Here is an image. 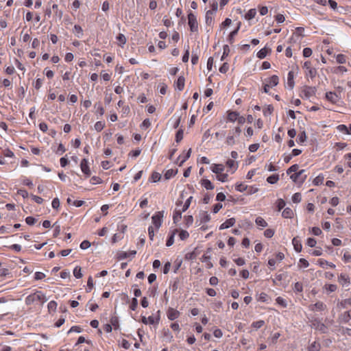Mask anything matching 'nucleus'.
Here are the masks:
<instances>
[{
	"label": "nucleus",
	"mask_w": 351,
	"mask_h": 351,
	"mask_svg": "<svg viewBox=\"0 0 351 351\" xmlns=\"http://www.w3.org/2000/svg\"><path fill=\"white\" fill-rule=\"evenodd\" d=\"M240 26H241V23H239V24H238V26H237V29H234V31H232V32L230 34V35H229V36H228V40H229V42H230V43H233L234 36L235 35H237V32H238V31H239V28H240Z\"/></svg>",
	"instance_id": "f704fd0d"
},
{
	"label": "nucleus",
	"mask_w": 351,
	"mask_h": 351,
	"mask_svg": "<svg viewBox=\"0 0 351 351\" xmlns=\"http://www.w3.org/2000/svg\"><path fill=\"white\" fill-rule=\"evenodd\" d=\"M226 165L228 166V168L233 170L232 172H234L238 167L234 160L231 159L227 160Z\"/></svg>",
	"instance_id": "2f4dec72"
},
{
	"label": "nucleus",
	"mask_w": 351,
	"mask_h": 351,
	"mask_svg": "<svg viewBox=\"0 0 351 351\" xmlns=\"http://www.w3.org/2000/svg\"><path fill=\"white\" fill-rule=\"evenodd\" d=\"M326 97L328 100L332 102H335L336 98L337 97V95L332 92L327 93Z\"/></svg>",
	"instance_id": "864d4df0"
},
{
	"label": "nucleus",
	"mask_w": 351,
	"mask_h": 351,
	"mask_svg": "<svg viewBox=\"0 0 351 351\" xmlns=\"http://www.w3.org/2000/svg\"><path fill=\"white\" fill-rule=\"evenodd\" d=\"M276 303L281 306L283 308H286L287 306V301L282 298V297H278L276 299Z\"/></svg>",
	"instance_id": "79ce46f5"
},
{
	"label": "nucleus",
	"mask_w": 351,
	"mask_h": 351,
	"mask_svg": "<svg viewBox=\"0 0 351 351\" xmlns=\"http://www.w3.org/2000/svg\"><path fill=\"white\" fill-rule=\"evenodd\" d=\"M184 77L183 76H180L176 82V86L179 90H182L184 87Z\"/></svg>",
	"instance_id": "b1692460"
},
{
	"label": "nucleus",
	"mask_w": 351,
	"mask_h": 351,
	"mask_svg": "<svg viewBox=\"0 0 351 351\" xmlns=\"http://www.w3.org/2000/svg\"><path fill=\"white\" fill-rule=\"evenodd\" d=\"M58 304L56 302L52 300L50 301L47 304V308L49 309V311H55L56 310Z\"/></svg>",
	"instance_id": "a18cd8bd"
},
{
	"label": "nucleus",
	"mask_w": 351,
	"mask_h": 351,
	"mask_svg": "<svg viewBox=\"0 0 351 351\" xmlns=\"http://www.w3.org/2000/svg\"><path fill=\"white\" fill-rule=\"evenodd\" d=\"M178 232V229H175L172 234L169 237V238L167 239V242H166V245L167 247H169L171 245H172L174 243V236H175V234Z\"/></svg>",
	"instance_id": "a878e982"
},
{
	"label": "nucleus",
	"mask_w": 351,
	"mask_h": 351,
	"mask_svg": "<svg viewBox=\"0 0 351 351\" xmlns=\"http://www.w3.org/2000/svg\"><path fill=\"white\" fill-rule=\"evenodd\" d=\"M292 244L293 245L294 250L297 252H300L302 251V245L298 237H294L293 239Z\"/></svg>",
	"instance_id": "2eb2a0df"
},
{
	"label": "nucleus",
	"mask_w": 351,
	"mask_h": 351,
	"mask_svg": "<svg viewBox=\"0 0 351 351\" xmlns=\"http://www.w3.org/2000/svg\"><path fill=\"white\" fill-rule=\"evenodd\" d=\"M73 275L76 278H81L82 277V274L81 272V267L80 266H76L74 268Z\"/></svg>",
	"instance_id": "a19ab883"
},
{
	"label": "nucleus",
	"mask_w": 351,
	"mask_h": 351,
	"mask_svg": "<svg viewBox=\"0 0 351 351\" xmlns=\"http://www.w3.org/2000/svg\"><path fill=\"white\" fill-rule=\"evenodd\" d=\"M256 9H250L247 13L245 14V18L247 19V20H250L253 18H254V16H256Z\"/></svg>",
	"instance_id": "e433bc0d"
},
{
	"label": "nucleus",
	"mask_w": 351,
	"mask_h": 351,
	"mask_svg": "<svg viewBox=\"0 0 351 351\" xmlns=\"http://www.w3.org/2000/svg\"><path fill=\"white\" fill-rule=\"evenodd\" d=\"M304 68H305L307 71V75L311 77V78H314L317 74V71L315 69L311 67V63L309 61H306L304 64Z\"/></svg>",
	"instance_id": "0eeeda50"
},
{
	"label": "nucleus",
	"mask_w": 351,
	"mask_h": 351,
	"mask_svg": "<svg viewBox=\"0 0 351 351\" xmlns=\"http://www.w3.org/2000/svg\"><path fill=\"white\" fill-rule=\"evenodd\" d=\"M188 23L190 27V30L191 32H197L198 30V24L196 19V16L192 13L190 12L188 14Z\"/></svg>",
	"instance_id": "7ed1b4c3"
},
{
	"label": "nucleus",
	"mask_w": 351,
	"mask_h": 351,
	"mask_svg": "<svg viewBox=\"0 0 351 351\" xmlns=\"http://www.w3.org/2000/svg\"><path fill=\"white\" fill-rule=\"evenodd\" d=\"M213 14V11H211V10H208L206 12V23L207 24H208V25H210L212 23L213 19L211 18V16H210V15H211Z\"/></svg>",
	"instance_id": "0e129e2a"
},
{
	"label": "nucleus",
	"mask_w": 351,
	"mask_h": 351,
	"mask_svg": "<svg viewBox=\"0 0 351 351\" xmlns=\"http://www.w3.org/2000/svg\"><path fill=\"white\" fill-rule=\"evenodd\" d=\"M320 348V344L316 341H314L307 348L306 351H319Z\"/></svg>",
	"instance_id": "4be33fe9"
},
{
	"label": "nucleus",
	"mask_w": 351,
	"mask_h": 351,
	"mask_svg": "<svg viewBox=\"0 0 351 351\" xmlns=\"http://www.w3.org/2000/svg\"><path fill=\"white\" fill-rule=\"evenodd\" d=\"M343 261L346 263L351 262V254L349 252H346L343 254Z\"/></svg>",
	"instance_id": "680f3d73"
},
{
	"label": "nucleus",
	"mask_w": 351,
	"mask_h": 351,
	"mask_svg": "<svg viewBox=\"0 0 351 351\" xmlns=\"http://www.w3.org/2000/svg\"><path fill=\"white\" fill-rule=\"evenodd\" d=\"M157 313L158 314V315L157 317H154V316L151 315L147 317V324H151V325L158 324V323L160 322V315H159L160 311H158Z\"/></svg>",
	"instance_id": "dca6fc26"
},
{
	"label": "nucleus",
	"mask_w": 351,
	"mask_h": 351,
	"mask_svg": "<svg viewBox=\"0 0 351 351\" xmlns=\"http://www.w3.org/2000/svg\"><path fill=\"white\" fill-rule=\"evenodd\" d=\"M47 300L45 294L40 291H36L34 293L25 298V304L32 305L33 304L40 303L43 305Z\"/></svg>",
	"instance_id": "f257e3e1"
},
{
	"label": "nucleus",
	"mask_w": 351,
	"mask_h": 351,
	"mask_svg": "<svg viewBox=\"0 0 351 351\" xmlns=\"http://www.w3.org/2000/svg\"><path fill=\"white\" fill-rule=\"evenodd\" d=\"M298 169H299V165L295 164V165H293L292 166H291L287 170V173L288 175H290L293 172L295 173L296 172H298Z\"/></svg>",
	"instance_id": "ea45409f"
},
{
	"label": "nucleus",
	"mask_w": 351,
	"mask_h": 351,
	"mask_svg": "<svg viewBox=\"0 0 351 351\" xmlns=\"http://www.w3.org/2000/svg\"><path fill=\"white\" fill-rule=\"evenodd\" d=\"M324 180V177L322 174L318 175L316 178L313 180V184L315 186H319L323 183Z\"/></svg>",
	"instance_id": "bb28decb"
},
{
	"label": "nucleus",
	"mask_w": 351,
	"mask_h": 351,
	"mask_svg": "<svg viewBox=\"0 0 351 351\" xmlns=\"http://www.w3.org/2000/svg\"><path fill=\"white\" fill-rule=\"evenodd\" d=\"M184 213V211H182L181 210H177L176 209L173 215V221L174 223H178L182 218V213Z\"/></svg>",
	"instance_id": "a211bd4d"
},
{
	"label": "nucleus",
	"mask_w": 351,
	"mask_h": 351,
	"mask_svg": "<svg viewBox=\"0 0 351 351\" xmlns=\"http://www.w3.org/2000/svg\"><path fill=\"white\" fill-rule=\"evenodd\" d=\"M255 223L257 226L262 228L267 227L268 225L267 221L261 217H256V219H255Z\"/></svg>",
	"instance_id": "5701e85b"
},
{
	"label": "nucleus",
	"mask_w": 351,
	"mask_h": 351,
	"mask_svg": "<svg viewBox=\"0 0 351 351\" xmlns=\"http://www.w3.org/2000/svg\"><path fill=\"white\" fill-rule=\"evenodd\" d=\"M308 265H309V263H308V261L306 260L305 258H300L299 260V263H298L299 267H308Z\"/></svg>",
	"instance_id": "4d7b16f0"
},
{
	"label": "nucleus",
	"mask_w": 351,
	"mask_h": 351,
	"mask_svg": "<svg viewBox=\"0 0 351 351\" xmlns=\"http://www.w3.org/2000/svg\"><path fill=\"white\" fill-rule=\"evenodd\" d=\"M269 83L272 86H276L278 84V77L277 75H273L269 78Z\"/></svg>",
	"instance_id": "69168bd1"
},
{
	"label": "nucleus",
	"mask_w": 351,
	"mask_h": 351,
	"mask_svg": "<svg viewBox=\"0 0 351 351\" xmlns=\"http://www.w3.org/2000/svg\"><path fill=\"white\" fill-rule=\"evenodd\" d=\"M200 184L206 190H213L215 188L214 184L208 179L201 180Z\"/></svg>",
	"instance_id": "4468645a"
},
{
	"label": "nucleus",
	"mask_w": 351,
	"mask_h": 351,
	"mask_svg": "<svg viewBox=\"0 0 351 351\" xmlns=\"http://www.w3.org/2000/svg\"><path fill=\"white\" fill-rule=\"evenodd\" d=\"M177 173V171H175L172 169H168L164 174V177L166 180H169L171 178L173 177Z\"/></svg>",
	"instance_id": "7c9ffc66"
},
{
	"label": "nucleus",
	"mask_w": 351,
	"mask_h": 351,
	"mask_svg": "<svg viewBox=\"0 0 351 351\" xmlns=\"http://www.w3.org/2000/svg\"><path fill=\"white\" fill-rule=\"evenodd\" d=\"M279 180L278 174H273L267 177V182L269 184H276Z\"/></svg>",
	"instance_id": "393cba45"
},
{
	"label": "nucleus",
	"mask_w": 351,
	"mask_h": 351,
	"mask_svg": "<svg viewBox=\"0 0 351 351\" xmlns=\"http://www.w3.org/2000/svg\"><path fill=\"white\" fill-rule=\"evenodd\" d=\"M257 300L259 302L267 303L269 300V296L267 293L262 292L258 295Z\"/></svg>",
	"instance_id": "c756f323"
},
{
	"label": "nucleus",
	"mask_w": 351,
	"mask_h": 351,
	"mask_svg": "<svg viewBox=\"0 0 351 351\" xmlns=\"http://www.w3.org/2000/svg\"><path fill=\"white\" fill-rule=\"evenodd\" d=\"M236 219L234 217L228 219L227 220H226L225 222L221 224V226H219V230H224L230 227H232L234 225Z\"/></svg>",
	"instance_id": "9d476101"
},
{
	"label": "nucleus",
	"mask_w": 351,
	"mask_h": 351,
	"mask_svg": "<svg viewBox=\"0 0 351 351\" xmlns=\"http://www.w3.org/2000/svg\"><path fill=\"white\" fill-rule=\"evenodd\" d=\"M306 133H300L296 139L298 144L304 143L306 141Z\"/></svg>",
	"instance_id": "de8ad7c7"
},
{
	"label": "nucleus",
	"mask_w": 351,
	"mask_h": 351,
	"mask_svg": "<svg viewBox=\"0 0 351 351\" xmlns=\"http://www.w3.org/2000/svg\"><path fill=\"white\" fill-rule=\"evenodd\" d=\"M163 217V211H158L152 217V223L156 230L159 229V228L161 226Z\"/></svg>",
	"instance_id": "f03ea898"
},
{
	"label": "nucleus",
	"mask_w": 351,
	"mask_h": 351,
	"mask_svg": "<svg viewBox=\"0 0 351 351\" xmlns=\"http://www.w3.org/2000/svg\"><path fill=\"white\" fill-rule=\"evenodd\" d=\"M265 322L264 320H258V321L252 322L251 326H252V327H253L256 329H259V328H262L265 325Z\"/></svg>",
	"instance_id": "c9c22d12"
},
{
	"label": "nucleus",
	"mask_w": 351,
	"mask_h": 351,
	"mask_svg": "<svg viewBox=\"0 0 351 351\" xmlns=\"http://www.w3.org/2000/svg\"><path fill=\"white\" fill-rule=\"evenodd\" d=\"M180 311L172 307H169L167 311V316L169 320H175L178 319L180 317Z\"/></svg>",
	"instance_id": "39448f33"
},
{
	"label": "nucleus",
	"mask_w": 351,
	"mask_h": 351,
	"mask_svg": "<svg viewBox=\"0 0 351 351\" xmlns=\"http://www.w3.org/2000/svg\"><path fill=\"white\" fill-rule=\"evenodd\" d=\"M304 172V169L299 171L295 173L290 174V178L293 180V182L297 183L299 182L300 184L303 183L306 179V176L304 177H302V174Z\"/></svg>",
	"instance_id": "20e7f679"
},
{
	"label": "nucleus",
	"mask_w": 351,
	"mask_h": 351,
	"mask_svg": "<svg viewBox=\"0 0 351 351\" xmlns=\"http://www.w3.org/2000/svg\"><path fill=\"white\" fill-rule=\"evenodd\" d=\"M179 237L180 240L184 241L189 237V233L186 230H181L179 231Z\"/></svg>",
	"instance_id": "58836bf2"
},
{
	"label": "nucleus",
	"mask_w": 351,
	"mask_h": 351,
	"mask_svg": "<svg viewBox=\"0 0 351 351\" xmlns=\"http://www.w3.org/2000/svg\"><path fill=\"white\" fill-rule=\"evenodd\" d=\"M217 179L222 182H227L228 180V175L224 173H219L217 176Z\"/></svg>",
	"instance_id": "37998d69"
},
{
	"label": "nucleus",
	"mask_w": 351,
	"mask_h": 351,
	"mask_svg": "<svg viewBox=\"0 0 351 351\" xmlns=\"http://www.w3.org/2000/svg\"><path fill=\"white\" fill-rule=\"evenodd\" d=\"M195 258H196V254L194 251L186 253L184 256V258L186 260H193Z\"/></svg>",
	"instance_id": "e2e57ef3"
},
{
	"label": "nucleus",
	"mask_w": 351,
	"mask_h": 351,
	"mask_svg": "<svg viewBox=\"0 0 351 351\" xmlns=\"http://www.w3.org/2000/svg\"><path fill=\"white\" fill-rule=\"evenodd\" d=\"M235 143V139L234 135L231 134V133H228V135L226 137V143L228 145H232Z\"/></svg>",
	"instance_id": "473e14b6"
},
{
	"label": "nucleus",
	"mask_w": 351,
	"mask_h": 351,
	"mask_svg": "<svg viewBox=\"0 0 351 351\" xmlns=\"http://www.w3.org/2000/svg\"><path fill=\"white\" fill-rule=\"evenodd\" d=\"M239 113L237 112H229L228 114V119L230 121H234L239 118Z\"/></svg>",
	"instance_id": "72a5a7b5"
},
{
	"label": "nucleus",
	"mask_w": 351,
	"mask_h": 351,
	"mask_svg": "<svg viewBox=\"0 0 351 351\" xmlns=\"http://www.w3.org/2000/svg\"><path fill=\"white\" fill-rule=\"evenodd\" d=\"M336 59H337V62L339 64H343L346 61V56L344 55H343V54L337 55Z\"/></svg>",
	"instance_id": "774afa93"
},
{
	"label": "nucleus",
	"mask_w": 351,
	"mask_h": 351,
	"mask_svg": "<svg viewBox=\"0 0 351 351\" xmlns=\"http://www.w3.org/2000/svg\"><path fill=\"white\" fill-rule=\"evenodd\" d=\"M56 154L62 155L63 153L65 152L66 149L64 148V145L62 143H60L58 145V147L56 149L53 150Z\"/></svg>",
	"instance_id": "c03bdc74"
},
{
	"label": "nucleus",
	"mask_w": 351,
	"mask_h": 351,
	"mask_svg": "<svg viewBox=\"0 0 351 351\" xmlns=\"http://www.w3.org/2000/svg\"><path fill=\"white\" fill-rule=\"evenodd\" d=\"M302 200V195L300 193H295L292 196V201L294 203H299Z\"/></svg>",
	"instance_id": "603ef678"
},
{
	"label": "nucleus",
	"mask_w": 351,
	"mask_h": 351,
	"mask_svg": "<svg viewBox=\"0 0 351 351\" xmlns=\"http://www.w3.org/2000/svg\"><path fill=\"white\" fill-rule=\"evenodd\" d=\"M247 189V186L243 183H237L235 184V189L239 192H243Z\"/></svg>",
	"instance_id": "4c0bfd02"
},
{
	"label": "nucleus",
	"mask_w": 351,
	"mask_h": 351,
	"mask_svg": "<svg viewBox=\"0 0 351 351\" xmlns=\"http://www.w3.org/2000/svg\"><path fill=\"white\" fill-rule=\"evenodd\" d=\"M80 168L82 171L87 176H89L91 173L89 166H88V160L86 158H84L80 162Z\"/></svg>",
	"instance_id": "423d86ee"
},
{
	"label": "nucleus",
	"mask_w": 351,
	"mask_h": 351,
	"mask_svg": "<svg viewBox=\"0 0 351 351\" xmlns=\"http://www.w3.org/2000/svg\"><path fill=\"white\" fill-rule=\"evenodd\" d=\"M184 221L186 226H190L193 222V217L192 215H187L184 217Z\"/></svg>",
	"instance_id": "6e6d98bb"
},
{
	"label": "nucleus",
	"mask_w": 351,
	"mask_h": 351,
	"mask_svg": "<svg viewBox=\"0 0 351 351\" xmlns=\"http://www.w3.org/2000/svg\"><path fill=\"white\" fill-rule=\"evenodd\" d=\"M274 232L273 229L268 228L264 231V236L267 238H271L274 235Z\"/></svg>",
	"instance_id": "13d9d810"
},
{
	"label": "nucleus",
	"mask_w": 351,
	"mask_h": 351,
	"mask_svg": "<svg viewBox=\"0 0 351 351\" xmlns=\"http://www.w3.org/2000/svg\"><path fill=\"white\" fill-rule=\"evenodd\" d=\"M302 92L306 98H309L315 94L316 88L315 87L306 86L304 87Z\"/></svg>",
	"instance_id": "1a4fd4ad"
},
{
	"label": "nucleus",
	"mask_w": 351,
	"mask_h": 351,
	"mask_svg": "<svg viewBox=\"0 0 351 351\" xmlns=\"http://www.w3.org/2000/svg\"><path fill=\"white\" fill-rule=\"evenodd\" d=\"M110 324L112 325V328L113 327L114 330H117L119 328V319L116 316H112L110 319Z\"/></svg>",
	"instance_id": "aec40b11"
},
{
	"label": "nucleus",
	"mask_w": 351,
	"mask_h": 351,
	"mask_svg": "<svg viewBox=\"0 0 351 351\" xmlns=\"http://www.w3.org/2000/svg\"><path fill=\"white\" fill-rule=\"evenodd\" d=\"M339 282L343 286L350 285V278L346 274H341L338 278Z\"/></svg>",
	"instance_id": "ddd939ff"
},
{
	"label": "nucleus",
	"mask_w": 351,
	"mask_h": 351,
	"mask_svg": "<svg viewBox=\"0 0 351 351\" xmlns=\"http://www.w3.org/2000/svg\"><path fill=\"white\" fill-rule=\"evenodd\" d=\"M293 290L295 292H302L303 291V285L301 282H297L295 283Z\"/></svg>",
	"instance_id": "5fc2aeb1"
},
{
	"label": "nucleus",
	"mask_w": 351,
	"mask_h": 351,
	"mask_svg": "<svg viewBox=\"0 0 351 351\" xmlns=\"http://www.w3.org/2000/svg\"><path fill=\"white\" fill-rule=\"evenodd\" d=\"M318 264L320 267L324 268L326 265H328L331 268H335V265L333 264L332 263H330L328 261H327L326 260H324L323 258H319L318 261Z\"/></svg>",
	"instance_id": "6ab92c4d"
},
{
	"label": "nucleus",
	"mask_w": 351,
	"mask_h": 351,
	"mask_svg": "<svg viewBox=\"0 0 351 351\" xmlns=\"http://www.w3.org/2000/svg\"><path fill=\"white\" fill-rule=\"evenodd\" d=\"M285 202L282 199H278L276 201V206L278 208V211H280L285 206Z\"/></svg>",
	"instance_id": "49530a36"
},
{
	"label": "nucleus",
	"mask_w": 351,
	"mask_h": 351,
	"mask_svg": "<svg viewBox=\"0 0 351 351\" xmlns=\"http://www.w3.org/2000/svg\"><path fill=\"white\" fill-rule=\"evenodd\" d=\"M161 178V175L158 172H153L152 176H150L149 180L152 182H157L160 181Z\"/></svg>",
	"instance_id": "c85d7f7f"
},
{
	"label": "nucleus",
	"mask_w": 351,
	"mask_h": 351,
	"mask_svg": "<svg viewBox=\"0 0 351 351\" xmlns=\"http://www.w3.org/2000/svg\"><path fill=\"white\" fill-rule=\"evenodd\" d=\"M192 198H193L192 197H189L186 200L184 204L182 206V211L185 212L189 208V207L190 206Z\"/></svg>",
	"instance_id": "bf43d9fd"
},
{
	"label": "nucleus",
	"mask_w": 351,
	"mask_h": 351,
	"mask_svg": "<svg viewBox=\"0 0 351 351\" xmlns=\"http://www.w3.org/2000/svg\"><path fill=\"white\" fill-rule=\"evenodd\" d=\"M138 306V300L136 298H132L130 304V309L132 311H136Z\"/></svg>",
	"instance_id": "09e8293b"
},
{
	"label": "nucleus",
	"mask_w": 351,
	"mask_h": 351,
	"mask_svg": "<svg viewBox=\"0 0 351 351\" xmlns=\"http://www.w3.org/2000/svg\"><path fill=\"white\" fill-rule=\"evenodd\" d=\"M282 216L285 219H291L293 216V212L291 208H286L282 211Z\"/></svg>",
	"instance_id": "f3484780"
},
{
	"label": "nucleus",
	"mask_w": 351,
	"mask_h": 351,
	"mask_svg": "<svg viewBox=\"0 0 351 351\" xmlns=\"http://www.w3.org/2000/svg\"><path fill=\"white\" fill-rule=\"evenodd\" d=\"M191 153V149H189L184 156L180 155L177 159L176 163L179 166H182L183 163L190 157Z\"/></svg>",
	"instance_id": "f8f14e48"
},
{
	"label": "nucleus",
	"mask_w": 351,
	"mask_h": 351,
	"mask_svg": "<svg viewBox=\"0 0 351 351\" xmlns=\"http://www.w3.org/2000/svg\"><path fill=\"white\" fill-rule=\"evenodd\" d=\"M267 50L265 47L263 49H261L258 53H257V57L260 59H263L267 56Z\"/></svg>",
	"instance_id": "3c124183"
},
{
	"label": "nucleus",
	"mask_w": 351,
	"mask_h": 351,
	"mask_svg": "<svg viewBox=\"0 0 351 351\" xmlns=\"http://www.w3.org/2000/svg\"><path fill=\"white\" fill-rule=\"evenodd\" d=\"M93 287V280L91 276H90L87 281V288L86 289V292H90Z\"/></svg>",
	"instance_id": "8fccbe9b"
},
{
	"label": "nucleus",
	"mask_w": 351,
	"mask_h": 351,
	"mask_svg": "<svg viewBox=\"0 0 351 351\" xmlns=\"http://www.w3.org/2000/svg\"><path fill=\"white\" fill-rule=\"evenodd\" d=\"M210 220V215L206 211L200 213V221L202 223H206Z\"/></svg>",
	"instance_id": "412c9836"
},
{
	"label": "nucleus",
	"mask_w": 351,
	"mask_h": 351,
	"mask_svg": "<svg viewBox=\"0 0 351 351\" xmlns=\"http://www.w3.org/2000/svg\"><path fill=\"white\" fill-rule=\"evenodd\" d=\"M326 308V304H324L322 302H317L314 304L310 305L309 306V309L313 311H324Z\"/></svg>",
	"instance_id": "6e6552de"
},
{
	"label": "nucleus",
	"mask_w": 351,
	"mask_h": 351,
	"mask_svg": "<svg viewBox=\"0 0 351 351\" xmlns=\"http://www.w3.org/2000/svg\"><path fill=\"white\" fill-rule=\"evenodd\" d=\"M287 84L291 89L293 88L294 80H293V71H289L288 73Z\"/></svg>",
	"instance_id": "cd10ccee"
},
{
	"label": "nucleus",
	"mask_w": 351,
	"mask_h": 351,
	"mask_svg": "<svg viewBox=\"0 0 351 351\" xmlns=\"http://www.w3.org/2000/svg\"><path fill=\"white\" fill-rule=\"evenodd\" d=\"M210 169L217 176L218 174L223 173L224 171V166L222 164H212Z\"/></svg>",
	"instance_id": "9b49d317"
},
{
	"label": "nucleus",
	"mask_w": 351,
	"mask_h": 351,
	"mask_svg": "<svg viewBox=\"0 0 351 351\" xmlns=\"http://www.w3.org/2000/svg\"><path fill=\"white\" fill-rule=\"evenodd\" d=\"M274 110V107L271 105H269L267 108L263 110V114L265 116L270 115Z\"/></svg>",
	"instance_id": "052dcab7"
},
{
	"label": "nucleus",
	"mask_w": 351,
	"mask_h": 351,
	"mask_svg": "<svg viewBox=\"0 0 351 351\" xmlns=\"http://www.w3.org/2000/svg\"><path fill=\"white\" fill-rule=\"evenodd\" d=\"M80 246L82 250H86L90 246V243L87 240H84L80 243Z\"/></svg>",
	"instance_id": "338daca9"
}]
</instances>
